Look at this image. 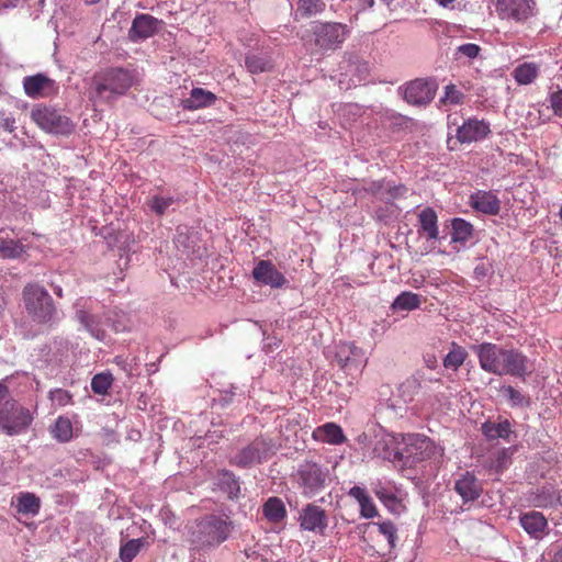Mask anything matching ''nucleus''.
Segmentation results:
<instances>
[{"instance_id":"obj_56","label":"nucleus","mask_w":562,"mask_h":562,"mask_svg":"<svg viewBox=\"0 0 562 562\" xmlns=\"http://www.w3.org/2000/svg\"><path fill=\"white\" fill-rule=\"evenodd\" d=\"M551 562H562V546L555 551Z\"/></svg>"},{"instance_id":"obj_18","label":"nucleus","mask_w":562,"mask_h":562,"mask_svg":"<svg viewBox=\"0 0 562 562\" xmlns=\"http://www.w3.org/2000/svg\"><path fill=\"white\" fill-rule=\"evenodd\" d=\"M454 491L464 503L474 502L482 495L483 484L473 473L467 471L456 480Z\"/></svg>"},{"instance_id":"obj_46","label":"nucleus","mask_w":562,"mask_h":562,"mask_svg":"<svg viewBox=\"0 0 562 562\" xmlns=\"http://www.w3.org/2000/svg\"><path fill=\"white\" fill-rule=\"evenodd\" d=\"M481 47L473 43L462 44L457 47L456 55L464 56L469 59H474L479 56Z\"/></svg>"},{"instance_id":"obj_11","label":"nucleus","mask_w":562,"mask_h":562,"mask_svg":"<svg viewBox=\"0 0 562 562\" xmlns=\"http://www.w3.org/2000/svg\"><path fill=\"white\" fill-rule=\"evenodd\" d=\"M24 93L31 99H45L58 93L56 81L44 74H35L23 78Z\"/></svg>"},{"instance_id":"obj_51","label":"nucleus","mask_w":562,"mask_h":562,"mask_svg":"<svg viewBox=\"0 0 562 562\" xmlns=\"http://www.w3.org/2000/svg\"><path fill=\"white\" fill-rule=\"evenodd\" d=\"M349 495L351 497H353L355 499H357L358 503L362 502L363 499H366L369 496L367 494V492L364 491V488H362L360 486L351 487L350 491H349Z\"/></svg>"},{"instance_id":"obj_1","label":"nucleus","mask_w":562,"mask_h":562,"mask_svg":"<svg viewBox=\"0 0 562 562\" xmlns=\"http://www.w3.org/2000/svg\"><path fill=\"white\" fill-rule=\"evenodd\" d=\"M481 369L495 375L522 378L529 373L528 358L515 348H504L493 342L473 347Z\"/></svg>"},{"instance_id":"obj_55","label":"nucleus","mask_w":562,"mask_h":562,"mask_svg":"<svg viewBox=\"0 0 562 562\" xmlns=\"http://www.w3.org/2000/svg\"><path fill=\"white\" fill-rule=\"evenodd\" d=\"M20 0H0V3L4 8L15 7Z\"/></svg>"},{"instance_id":"obj_7","label":"nucleus","mask_w":562,"mask_h":562,"mask_svg":"<svg viewBox=\"0 0 562 562\" xmlns=\"http://www.w3.org/2000/svg\"><path fill=\"white\" fill-rule=\"evenodd\" d=\"M294 480L306 497H312L325 488L329 481V470L312 460L299 464Z\"/></svg>"},{"instance_id":"obj_34","label":"nucleus","mask_w":562,"mask_h":562,"mask_svg":"<svg viewBox=\"0 0 562 562\" xmlns=\"http://www.w3.org/2000/svg\"><path fill=\"white\" fill-rule=\"evenodd\" d=\"M247 69L251 74H261L272 69V61L269 57L263 55H248L245 60Z\"/></svg>"},{"instance_id":"obj_10","label":"nucleus","mask_w":562,"mask_h":562,"mask_svg":"<svg viewBox=\"0 0 562 562\" xmlns=\"http://www.w3.org/2000/svg\"><path fill=\"white\" fill-rule=\"evenodd\" d=\"M535 0H495V11L502 20L522 23L533 15Z\"/></svg>"},{"instance_id":"obj_23","label":"nucleus","mask_w":562,"mask_h":562,"mask_svg":"<svg viewBox=\"0 0 562 562\" xmlns=\"http://www.w3.org/2000/svg\"><path fill=\"white\" fill-rule=\"evenodd\" d=\"M521 527L535 539H541L548 527L547 518L540 512H529L520 517Z\"/></svg>"},{"instance_id":"obj_20","label":"nucleus","mask_w":562,"mask_h":562,"mask_svg":"<svg viewBox=\"0 0 562 562\" xmlns=\"http://www.w3.org/2000/svg\"><path fill=\"white\" fill-rule=\"evenodd\" d=\"M301 527L308 531H318L321 533L327 528V518L325 510L314 504H308L302 512Z\"/></svg>"},{"instance_id":"obj_25","label":"nucleus","mask_w":562,"mask_h":562,"mask_svg":"<svg viewBox=\"0 0 562 562\" xmlns=\"http://www.w3.org/2000/svg\"><path fill=\"white\" fill-rule=\"evenodd\" d=\"M156 31V19L148 14H140L133 21L130 30V37L132 40L147 38Z\"/></svg>"},{"instance_id":"obj_40","label":"nucleus","mask_w":562,"mask_h":562,"mask_svg":"<svg viewBox=\"0 0 562 562\" xmlns=\"http://www.w3.org/2000/svg\"><path fill=\"white\" fill-rule=\"evenodd\" d=\"M379 535L383 536L390 550L395 548L397 529L392 521H382L375 524Z\"/></svg>"},{"instance_id":"obj_21","label":"nucleus","mask_w":562,"mask_h":562,"mask_svg":"<svg viewBox=\"0 0 562 562\" xmlns=\"http://www.w3.org/2000/svg\"><path fill=\"white\" fill-rule=\"evenodd\" d=\"M312 438L316 441L334 446L341 445L346 441L342 428L331 422L316 427L312 432Z\"/></svg>"},{"instance_id":"obj_35","label":"nucleus","mask_w":562,"mask_h":562,"mask_svg":"<svg viewBox=\"0 0 562 562\" xmlns=\"http://www.w3.org/2000/svg\"><path fill=\"white\" fill-rule=\"evenodd\" d=\"M451 226L453 241H467L473 234V225L463 218H453Z\"/></svg>"},{"instance_id":"obj_48","label":"nucleus","mask_w":562,"mask_h":562,"mask_svg":"<svg viewBox=\"0 0 562 562\" xmlns=\"http://www.w3.org/2000/svg\"><path fill=\"white\" fill-rule=\"evenodd\" d=\"M549 100L553 113L558 116H562V89H558L557 91L552 92Z\"/></svg>"},{"instance_id":"obj_36","label":"nucleus","mask_w":562,"mask_h":562,"mask_svg":"<svg viewBox=\"0 0 562 562\" xmlns=\"http://www.w3.org/2000/svg\"><path fill=\"white\" fill-rule=\"evenodd\" d=\"M146 544L145 538L132 539L120 548V559L123 562H132L139 553L140 549Z\"/></svg>"},{"instance_id":"obj_38","label":"nucleus","mask_w":562,"mask_h":562,"mask_svg":"<svg viewBox=\"0 0 562 562\" xmlns=\"http://www.w3.org/2000/svg\"><path fill=\"white\" fill-rule=\"evenodd\" d=\"M113 376L111 373H98L91 380V389L95 394L105 395L111 389Z\"/></svg>"},{"instance_id":"obj_28","label":"nucleus","mask_w":562,"mask_h":562,"mask_svg":"<svg viewBox=\"0 0 562 562\" xmlns=\"http://www.w3.org/2000/svg\"><path fill=\"white\" fill-rule=\"evenodd\" d=\"M540 72V66L536 63H522L518 65L514 71L513 77L519 85L532 83Z\"/></svg>"},{"instance_id":"obj_44","label":"nucleus","mask_w":562,"mask_h":562,"mask_svg":"<svg viewBox=\"0 0 562 562\" xmlns=\"http://www.w3.org/2000/svg\"><path fill=\"white\" fill-rule=\"evenodd\" d=\"M49 398L54 404L59 407H64L71 403L72 395L70 392L63 389H55L49 392Z\"/></svg>"},{"instance_id":"obj_9","label":"nucleus","mask_w":562,"mask_h":562,"mask_svg":"<svg viewBox=\"0 0 562 562\" xmlns=\"http://www.w3.org/2000/svg\"><path fill=\"white\" fill-rule=\"evenodd\" d=\"M76 318L83 328L98 340H103L109 326V317L105 314H94L88 305V301L80 299L76 302Z\"/></svg>"},{"instance_id":"obj_37","label":"nucleus","mask_w":562,"mask_h":562,"mask_svg":"<svg viewBox=\"0 0 562 562\" xmlns=\"http://www.w3.org/2000/svg\"><path fill=\"white\" fill-rule=\"evenodd\" d=\"M326 8L323 0H299L297 10L303 16L310 18L322 13Z\"/></svg>"},{"instance_id":"obj_14","label":"nucleus","mask_w":562,"mask_h":562,"mask_svg":"<svg viewBox=\"0 0 562 562\" xmlns=\"http://www.w3.org/2000/svg\"><path fill=\"white\" fill-rule=\"evenodd\" d=\"M436 88L432 81L415 79L404 87L403 97L409 104H427L434 99Z\"/></svg>"},{"instance_id":"obj_54","label":"nucleus","mask_w":562,"mask_h":562,"mask_svg":"<svg viewBox=\"0 0 562 562\" xmlns=\"http://www.w3.org/2000/svg\"><path fill=\"white\" fill-rule=\"evenodd\" d=\"M457 0H436V2L443 8H454L453 3Z\"/></svg>"},{"instance_id":"obj_19","label":"nucleus","mask_w":562,"mask_h":562,"mask_svg":"<svg viewBox=\"0 0 562 562\" xmlns=\"http://www.w3.org/2000/svg\"><path fill=\"white\" fill-rule=\"evenodd\" d=\"M469 203L476 212L485 215H497L501 211V201L492 191L473 192Z\"/></svg>"},{"instance_id":"obj_32","label":"nucleus","mask_w":562,"mask_h":562,"mask_svg":"<svg viewBox=\"0 0 562 562\" xmlns=\"http://www.w3.org/2000/svg\"><path fill=\"white\" fill-rule=\"evenodd\" d=\"M72 424L68 417L59 416L50 428L52 436L59 442H68L72 438Z\"/></svg>"},{"instance_id":"obj_43","label":"nucleus","mask_w":562,"mask_h":562,"mask_svg":"<svg viewBox=\"0 0 562 562\" xmlns=\"http://www.w3.org/2000/svg\"><path fill=\"white\" fill-rule=\"evenodd\" d=\"M175 202L172 196H159L155 195L151 198L149 202V207L153 212H155L157 215H162L166 210L172 205Z\"/></svg>"},{"instance_id":"obj_53","label":"nucleus","mask_w":562,"mask_h":562,"mask_svg":"<svg viewBox=\"0 0 562 562\" xmlns=\"http://www.w3.org/2000/svg\"><path fill=\"white\" fill-rule=\"evenodd\" d=\"M373 4H374V0H359L358 1V5H359L358 12L370 9L373 7Z\"/></svg>"},{"instance_id":"obj_39","label":"nucleus","mask_w":562,"mask_h":562,"mask_svg":"<svg viewBox=\"0 0 562 562\" xmlns=\"http://www.w3.org/2000/svg\"><path fill=\"white\" fill-rule=\"evenodd\" d=\"M220 484L223 488H225L231 497H236L240 491L238 481L229 471H223L220 474Z\"/></svg>"},{"instance_id":"obj_13","label":"nucleus","mask_w":562,"mask_h":562,"mask_svg":"<svg viewBox=\"0 0 562 562\" xmlns=\"http://www.w3.org/2000/svg\"><path fill=\"white\" fill-rule=\"evenodd\" d=\"M417 234L425 237L429 247L422 254H428L436 248L435 243L439 239L438 215L432 207H425L418 213Z\"/></svg>"},{"instance_id":"obj_8","label":"nucleus","mask_w":562,"mask_h":562,"mask_svg":"<svg viewBox=\"0 0 562 562\" xmlns=\"http://www.w3.org/2000/svg\"><path fill=\"white\" fill-rule=\"evenodd\" d=\"M31 119L41 130L52 134L69 135L75 128L68 116L44 104H37L32 109Z\"/></svg>"},{"instance_id":"obj_47","label":"nucleus","mask_w":562,"mask_h":562,"mask_svg":"<svg viewBox=\"0 0 562 562\" xmlns=\"http://www.w3.org/2000/svg\"><path fill=\"white\" fill-rule=\"evenodd\" d=\"M360 505V514L364 518H373L378 516V509L373 504L370 496L359 503Z\"/></svg>"},{"instance_id":"obj_57","label":"nucleus","mask_w":562,"mask_h":562,"mask_svg":"<svg viewBox=\"0 0 562 562\" xmlns=\"http://www.w3.org/2000/svg\"><path fill=\"white\" fill-rule=\"evenodd\" d=\"M86 3L88 4H93V3H97L99 2L100 0H83Z\"/></svg>"},{"instance_id":"obj_26","label":"nucleus","mask_w":562,"mask_h":562,"mask_svg":"<svg viewBox=\"0 0 562 562\" xmlns=\"http://www.w3.org/2000/svg\"><path fill=\"white\" fill-rule=\"evenodd\" d=\"M15 509L19 514L36 516L41 509V498L31 492H21L15 496Z\"/></svg>"},{"instance_id":"obj_16","label":"nucleus","mask_w":562,"mask_h":562,"mask_svg":"<svg viewBox=\"0 0 562 562\" xmlns=\"http://www.w3.org/2000/svg\"><path fill=\"white\" fill-rule=\"evenodd\" d=\"M252 277L257 282L272 289H280L286 283L284 274L269 260L258 261L252 270Z\"/></svg>"},{"instance_id":"obj_17","label":"nucleus","mask_w":562,"mask_h":562,"mask_svg":"<svg viewBox=\"0 0 562 562\" xmlns=\"http://www.w3.org/2000/svg\"><path fill=\"white\" fill-rule=\"evenodd\" d=\"M491 133L490 123L484 120L469 119L457 130V138L461 143L484 139Z\"/></svg>"},{"instance_id":"obj_52","label":"nucleus","mask_w":562,"mask_h":562,"mask_svg":"<svg viewBox=\"0 0 562 562\" xmlns=\"http://www.w3.org/2000/svg\"><path fill=\"white\" fill-rule=\"evenodd\" d=\"M423 359H424L425 366L428 369L434 370V369L437 368L438 360H437V357H436V355L434 352H426V353H424Z\"/></svg>"},{"instance_id":"obj_27","label":"nucleus","mask_w":562,"mask_h":562,"mask_svg":"<svg viewBox=\"0 0 562 562\" xmlns=\"http://www.w3.org/2000/svg\"><path fill=\"white\" fill-rule=\"evenodd\" d=\"M482 432L488 440L498 438L508 440L512 434V425L507 419L498 423L488 420L482 425Z\"/></svg>"},{"instance_id":"obj_5","label":"nucleus","mask_w":562,"mask_h":562,"mask_svg":"<svg viewBox=\"0 0 562 562\" xmlns=\"http://www.w3.org/2000/svg\"><path fill=\"white\" fill-rule=\"evenodd\" d=\"M24 307L27 314L37 323H48L55 313L52 296L45 288L37 283H29L22 292Z\"/></svg>"},{"instance_id":"obj_12","label":"nucleus","mask_w":562,"mask_h":562,"mask_svg":"<svg viewBox=\"0 0 562 562\" xmlns=\"http://www.w3.org/2000/svg\"><path fill=\"white\" fill-rule=\"evenodd\" d=\"M270 451L269 443L263 438H256L247 447L241 449L231 461L232 464L239 468H247L261 463L267 459Z\"/></svg>"},{"instance_id":"obj_41","label":"nucleus","mask_w":562,"mask_h":562,"mask_svg":"<svg viewBox=\"0 0 562 562\" xmlns=\"http://www.w3.org/2000/svg\"><path fill=\"white\" fill-rule=\"evenodd\" d=\"M464 94L461 90H459L454 85H448L445 88V94L440 99V102L442 104H451V105H458L462 104L464 101Z\"/></svg>"},{"instance_id":"obj_22","label":"nucleus","mask_w":562,"mask_h":562,"mask_svg":"<svg viewBox=\"0 0 562 562\" xmlns=\"http://www.w3.org/2000/svg\"><path fill=\"white\" fill-rule=\"evenodd\" d=\"M217 100L216 94L203 88H193L190 97L181 101L184 110L195 111L213 105Z\"/></svg>"},{"instance_id":"obj_31","label":"nucleus","mask_w":562,"mask_h":562,"mask_svg":"<svg viewBox=\"0 0 562 562\" xmlns=\"http://www.w3.org/2000/svg\"><path fill=\"white\" fill-rule=\"evenodd\" d=\"M422 304V296L411 291H404L392 303L393 310L414 311Z\"/></svg>"},{"instance_id":"obj_50","label":"nucleus","mask_w":562,"mask_h":562,"mask_svg":"<svg viewBox=\"0 0 562 562\" xmlns=\"http://www.w3.org/2000/svg\"><path fill=\"white\" fill-rule=\"evenodd\" d=\"M15 123L16 122L13 116H8L4 113H0V128L8 133H12L16 128Z\"/></svg>"},{"instance_id":"obj_6","label":"nucleus","mask_w":562,"mask_h":562,"mask_svg":"<svg viewBox=\"0 0 562 562\" xmlns=\"http://www.w3.org/2000/svg\"><path fill=\"white\" fill-rule=\"evenodd\" d=\"M311 32L314 45L321 52H334L339 49L350 35V27L340 22L315 21Z\"/></svg>"},{"instance_id":"obj_4","label":"nucleus","mask_w":562,"mask_h":562,"mask_svg":"<svg viewBox=\"0 0 562 562\" xmlns=\"http://www.w3.org/2000/svg\"><path fill=\"white\" fill-rule=\"evenodd\" d=\"M34 414L10 395L4 382H0V430L8 436H18L29 430Z\"/></svg>"},{"instance_id":"obj_49","label":"nucleus","mask_w":562,"mask_h":562,"mask_svg":"<svg viewBox=\"0 0 562 562\" xmlns=\"http://www.w3.org/2000/svg\"><path fill=\"white\" fill-rule=\"evenodd\" d=\"M408 443L418 448H424L425 450L432 447V441L424 435L411 436Z\"/></svg>"},{"instance_id":"obj_2","label":"nucleus","mask_w":562,"mask_h":562,"mask_svg":"<svg viewBox=\"0 0 562 562\" xmlns=\"http://www.w3.org/2000/svg\"><path fill=\"white\" fill-rule=\"evenodd\" d=\"M186 529L189 549L202 552L213 550L225 542L234 529V524L226 515L207 514L188 522Z\"/></svg>"},{"instance_id":"obj_33","label":"nucleus","mask_w":562,"mask_h":562,"mask_svg":"<svg viewBox=\"0 0 562 562\" xmlns=\"http://www.w3.org/2000/svg\"><path fill=\"white\" fill-rule=\"evenodd\" d=\"M467 357V350L457 342H452L450 351L443 358V366L447 369L457 371L464 363Z\"/></svg>"},{"instance_id":"obj_15","label":"nucleus","mask_w":562,"mask_h":562,"mask_svg":"<svg viewBox=\"0 0 562 562\" xmlns=\"http://www.w3.org/2000/svg\"><path fill=\"white\" fill-rule=\"evenodd\" d=\"M336 360L338 366L346 371L352 369L361 371L367 363L363 350L352 342H344L338 346Z\"/></svg>"},{"instance_id":"obj_29","label":"nucleus","mask_w":562,"mask_h":562,"mask_svg":"<svg viewBox=\"0 0 562 562\" xmlns=\"http://www.w3.org/2000/svg\"><path fill=\"white\" fill-rule=\"evenodd\" d=\"M26 251V247L20 241L12 238H0V258L19 259Z\"/></svg>"},{"instance_id":"obj_42","label":"nucleus","mask_w":562,"mask_h":562,"mask_svg":"<svg viewBox=\"0 0 562 562\" xmlns=\"http://www.w3.org/2000/svg\"><path fill=\"white\" fill-rule=\"evenodd\" d=\"M512 464V453L508 449L497 451L495 458L492 460L491 469L497 473H502Z\"/></svg>"},{"instance_id":"obj_24","label":"nucleus","mask_w":562,"mask_h":562,"mask_svg":"<svg viewBox=\"0 0 562 562\" xmlns=\"http://www.w3.org/2000/svg\"><path fill=\"white\" fill-rule=\"evenodd\" d=\"M373 493L380 502L393 514H400L405 508L402 501L395 495L393 488L387 487L382 482L373 484Z\"/></svg>"},{"instance_id":"obj_45","label":"nucleus","mask_w":562,"mask_h":562,"mask_svg":"<svg viewBox=\"0 0 562 562\" xmlns=\"http://www.w3.org/2000/svg\"><path fill=\"white\" fill-rule=\"evenodd\" d=\"M504 393L514 405L524 406L528 404V398L510 385L504 387Z\"/></svg>"},{"instance_id":"obj_3","label":"nucleus","mask_w":562,"mask_h":562,"mask_svg":"<svg viewBox=\"0 0 562 562\" xmlns=\"http://www.w3.org/2000/svg\"><path fill=\"white\" fill-rule=\"evenodd\" d=\"M132 71L121 67L108 68L97 72L92 78L90 99L94 102L110 103L125 94L134 85Z\"/></svg>"},{"instance_id":"obj_30","label":"nucleus","mask_w":562,"mask_h":562,"mask_svg":"<svg viewBox=\"0 0 562 562\" xmlns=\"http://www.w3.org/2000/svg\"><path fill=\"white\" fill-rule=\"evenodd\" d=\"M262 512L265 517L272 522L281 521L286 515L283 502L278 497L268 498L263 504Z\"/></svg>"}]
</instances>
